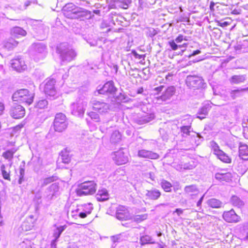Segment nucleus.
<instances>
[{"label": "nucleus", "mask_w": 248, "mask_h": 248, "mask_svg": "<svg viewBox=\"0 0 248 248\" xmlns=\"http://www.w3.org/2000/svg\"><path fill=\"white\" fill-rule=\"evenodd\" d=\"M83 207L82 211L87 214H90L93 209V205L90 203L85 204Z\"/></svg>", "instance_id": "obj_44"}, {"label": "nucleus", "mask_w": 248, "mask_h": 248, "mask_svg": "<svg viewBox=\"0 0 248 248\" xmlns=\"http://www.w3.org/2000/svg\"><path fill=\"white\" fill-rule=\"evenodd\" d=\"M207 204L212 208H218L222 206V202L217 199L212 198L207 201Z\"/></svg>", "instance_id": "obj_33"}, {"label": "nucleus", "mask_w": 248, "mask_h": 248, "mask_svg": "<svg viewBox=\"0 0 248 248\" xmlns=\"http://www.w3.org/2000/svg\"><path fill=\"white\" fill-rule=\"evenodd\" d=\"M108 193L107 189L104 188L99 190L96 195V198L98 201H105L108 199Z\"/></svg>", "instance_id": "obj_29"}, {"label": "nucleus", "mask_w": 248, "mask_h": 248, "mask_svg": "<svg viewBox=\"0 0 248 248\" xmlns=\"http://www.w3.org/2000/svg\"><path fill=\"white\" fill-rule=\"evenodd\" d=\"M59 190V186L56 184H52L46 190V199L49 201L56 197Z\"/></svg>", "instance_id": "obj_17"}, {"label": "nucleus", "mask_w": 248, "mask_h": 248, "mask_svg": "<svg viewBox=\"0 0 248 248\" xmlns=\"http://www.w3.org/2000/svg\"><path fill=\"white\" fill-rule=\"evenodd\" d=\"M62 11L65 17L71 19H78L85 17L87 12L82 10L80 8L76 7L72 3L66 4L63 7Z\"/></svg>", "instance_id": "obj_1"}, {"label": "nucleus", "mask_w": 248, "mask_h": 248, "mask_svg": "<svg viewBox=\"0 0 248 248\" xmlns=\"http://www.w3.org/2000/svg\"><path fill=\"white\" fill-rule=\"evenodd\" d=\"M10 33L12 36L19 38L25 36L27 34V32L22 28L16 26L10 30Z\"/></svg>", "instance_id": "obj_21"}, {"label": "nucleus", "mask_w": 248, "mask_h": 248, "mask_svg": "<svg viewBox=\"0 0 248 248\" xmlns=\"http://www.w3.org/2000/svg\"><path fill=\"white\" fill-rule=\"evenodd\" d=\"M19 173L20 177L18 180V183L21 184L23 181V178L25 174V169L23 168L20 167Z\"/></svg>", "instance_id": "obj_50"}, {"label": "nucleus", "mask_w": 248, "mask_h": 248, "mask_svg": "<svg viewBox=\"0 0 248 248\" xmlns=\"http://www.w3.org/2000/svg\"><path fill=\"white\" fill-rule=\"evenodd\" d=\"M142 117L144 118V119H145V122H147V123L150 122L155 118L154 115L152 113L144 114V115H142Z\"/></svg>", "instance_id": "obj_49"}, {"label": "nucleus", "mask_w": 248, "mask_h": 248, "mask_svg": "<svg viewBox=\"0 0 248 248\" xmlns=\"http://www.w3.org/2000/svg\"><path fill=\"white\" fill-rule=\"evenodd\" d=\"M88 215V214H87L86 213H85L82 211V212H81L79 213L78 216L80 218H85Z\"/></svg>", "instance_id": "obj_59"}, {"label": "nucleus", "mask_w": 248, "mask_h": 248, "mask_svg": "<svg viewBox=\"0 0 248 248\" xmlns=\"http://www.w3.org/2000/svg\"><path fill=\"white\" fill-rule=\"evenodd\" d=\"M175 212L176 213L178 216H180L182 214L183 211L180 208H178L175 210Z\"/></svg>", "instance_id": "obj_64"}, {"label": "nucleus", "mask_w": 248, "mask_h": 248, "mask_svg": "<svg viewBox=\"0 0 248 248\" xmlns=\"http://www.w3.org/2000/svg\"><path fill=\"white\" fill-rule=\"evenodd\" d=\"M90 103L93 109L100 114L107 113L109 109V105L101 100L93 99L91 101Z\"/></svg>", "instance_id": "obj_8"}, {"label": "nucleus", "mask_w": 248, "mask_h": 248, "mask_svg": "<svg viewBox=\"0 0 248 248\" xmlns=\"http://www.w3.org/2000/svg\"><path fill=\"white\" fill-rule=\"evenodd\" d=\"M33 94L29 92L27 89H20L15 92L12 97L14 102H17L20 103H25L28 105L33 102Z\"/></svg>", "instance_id": "obj_2"}, {"label": "nucleus", "mask_w": 248, "mask_h": 248, "mask_svg": "<svg viewBox=\"0 0 248 248\" xmlns=\"http://www.w3.org/2000/svg\"><path fill=\"white\" fill-rule=\"evenodd\" d=\"M138 156L141 158L151 159H157L159 157V155L157 153L145 149L139 150L138 152Z\"/></svg>", "instance_id": "obj_16"}, {"label": "nucleus", "mask_w": 248, "mask_h": 248, "mask_svg": "<svg viewBox=\"0 0 248 248\" xmlns=\"http://www.w3.org/2000/svg\"><path fill=\"white\" fill-rule=\"evenodd\" d=\"M135 121L139 124H143L147 123V122H145V119H144L142 116L136 119Z\"/></svg>", "instance_id": "obj_52"}, {"label": "nucleus", "mask_w": 248, "mask_h": 248, "mask_svg": "<svg viewBox=\"0 0 248 248\" xmlns=\"http://www.w3.org/2000/svg\"><path fill=\"white\" fill-rule=\"evenodd\" d=\"M132 53L135 58L138 59H142L143 60L144 59V58H145L144 55L139 54L135 50H133L132 51Z\"/></svg>", "instance_id": "obj_53"}, {"label": "nucleus", "mask_w": 248, "mask_h": 248, "mask_svg": "<svg viewBox=\"0 0 248 248\" xmlns=\"http://www.w3.org/2000/svg\"><path fill=\"white\" fill-rule=\"evenodd\" d=\"M31 48L34 51V54L37 55L42 54V57L46 53V46L42 43H35L31 45Z\"/></svg>", "instance_id": "obj_18"}, {"label": "nucleus", "mask_w": 248, "mask_h": 248, "mask_svg": "<svg viewBox=\"0 0 248 248\" xmlns=\"http://www.w3.org/2000/svg\"><path fill=\"white\" fill-rule=\"evenodd\" d=\"M155 242L153 241L151 236L148 235H145L141 236L140 238V244L141 245H144L148 244H155Z\"/></svg>", "instance_id": "obj_37"}, {"label": "nucleus", "mask_w": 248, "mask_h": 248, "mask_svg": "<svg viewBox=\"0 0 248 248\" xmlns=\"http://www.w3.org/2000/svg\"><path fill=\"white\" fill-rule=\"evenodd\" d=\"M87 115L91 118V119L95 122H99L100 121V117L99 115L95 112L91 111L87 113Z\"/></svg>", "instance_id": "obj_43"}, {"label": "nucleus", "mask_w": 248, "mask_h": 248, "mask_svg": "<svg viewBox=\"0 0 248 248\" xmlns=\"http://www.w3.org/2000/svg\"><path fill=\"white\" fill-rule=\"evenodd\" d=\"M97 185L94 181H85L78 185L76 189L78 195H92L96 191Z\"/></svg>", "instance_id": "obj_4"}, {"label": "nucleus", "mask_w": 248, "mask_h": 248, "mask_svg": "<svg viewBox=\"0 0 248 248\" xmlns=\"http://www.w3.org/2000/svg\"><path fill=\"white\" fill-rule=\"evenodd\" d=\"M246 80V76L243 75H234L232 76L229 79L230 83L233 84H239L244 83Z\"/></svg>", "instance_id": "obj_25"}, {"label": "nucleus", "mask_w": 248, "mask_h": 248, "mask_svg": "<svg viewBox=\"0 0 248 248\" xmlns=\"http://www.w3.org/2000/svg\"><path fill=\"white\" fill-rule=\"evenodd\" d=\"M54 181H55V179L53 176L47 177L44 179L43 185L44 186L47 185L48 184L53 182Z\"/></svg>", "instance_id": "obj_51"}, {"label": "nucleus", "mask_w": 248, "mask_h": 248, "mask_svg": "<svg viewBox=\"0 0 248 248\" xmlns=\"http://www.w3.org/2000/svg\"><path fill=\"white\" fill-rule=\"evenodd\" d=\"M115 2L119 3L118 6L123 9H126L128 5L131 2V0H113Z\"/></svg>", "instance_id": "obj_38"}, {"label": "nucleus", "mask_w": 248, "mask_h": 248, "mask_svg": "<svg viewBox=\"0 0 248 248\" xmlns=\"http://www.w3.org/2000/svg\"><path fill=\"white\" fill-rule=\"evenodd\" d=\"M164 87V86L161 85V86H160L156 88H155L154 89V90L156 91L157 92V93H159L161 92L163 90Z\"/></svg>", "instance_id": "obj_58"}, {"label": "nucleus", "mask_w": 248, "mask_h": 248, "mask_svg": "<svg viewBox=\"0 0 248 248\" xmlns=\"http://www.w3.org/2000/svg\"><path fill=\"white\" fill-rule=\"evenodd\" d=\"M17 150V149L15 148L8 150L2 153V156H3L5 159L8 160V161H12L14 157V155Z\"/></svg>", "instance_id": "obj_32"}, {"label": "nucleus", "mask_w": 248, "mask_h": 248, "mask_svg": "<svg viewBox=\"0 0 248 248\" xmlns=\"http://www.w3.org/2000/svg\"><path fill=\"white\" fill-rule=\"evenodd\" d=\"M67 125L66 116L62 113H57L53 121L54 130L58 132H62L67 128Z\"/></svg>", "instance_id": "obj_6"}, {"label": "nucleus", "mask_w": 248, "mask_h": 248, "mask_svg": "<svg viewBox=\"0 0 248 248\" xmlns=\"http://www.w3.org/2000/svg\"><path fill=\"white\" fill-rule=\"evenodd\" d=\"M116 90L113 82L109 81L106 82L102 87L98 89L97 91L99 94H105L106 93L113 94L116 91Z\"/></svg>", "instance_id": "obj_14"}, {"label": "nucleus", "mask_w": 248, "mask_h": 248, "mask_svg": "<svg viewBox=\"0 0 248 248\" xmlns=\"http://www.w3.org/2000/svg\"><path fill=\"white\" fill-rule=\"evenodd\" d=\"M147 215L146 214L137 215L134 217V221L140 222L147 218Z\"/></svg>", "instance_id": "obj_46"}, {"label": "nucleus", "mask_w": 248, "mask_h": 248, "mask_svg": "<svg viewBox=\"0 0 248 248\" xmlns=\"http://www.w3.org/2000/svg\"><path fill=\"white\" fill-rule=\"evenodd\" d=\"M41 199V196L40 194H36L35 196L34 200L37 201L38 204L41 202L40 200Z\"/></svg>", "instance_id": "obj_60"}, {"label": "nucleus", "mask_w": 248, "mask_h": 248, "mask_svg": "<svg viewBox=\"0 0 248 248\" xmlns=\"http://www.w3.org/2000/svg\"><path fill=\"white\" fill-rule=\"evenodd\" d=\"M160 185L162 188L166 192H170L171 191L172 185L168 181L165 180H163L161 181Z\"/></svg>", "instance_id": "obj_39"}, {"label": "nucleus", "mask_w": 248, "mask_h": 248, "mask_svg": "<svg viewBox=\"0 0 248 248\" xmlns=\"http://www.w3.org/2000/svg\"><path fill=\"white\" fill-rule=\"evenodd\" d=\"M66 227V225L61 226L57 227L56 229L54 230L53 236L55 237V239L52 241V245L57 242L58 239L60 237L61 234Z\"/></svg>", "instance_id": "obj_30"}, {"label": "nucleus", "mask_w": 248, "mask_h": 248, "mask_svg": "<svg viewBox=\"0 0 248 248\" xmlns=\"http://www.w3.org/2000/svg\"><path fill=\"white\" fill-rule=\"evenodd\" d=\"M9 113L10 116L14 119H21L25 116V110L22 106L13 103L11 106Z\"/></svg>", "instance_id": "obj_11"}, {"label": "nucleus", "mask_w": 248, "mask_h": 248, "mask_svg": "<svg viewBox=\"0 0 248 248\" xmlns=\"http://www.w3.org/2000/svg\"><path fill=\"white\" fill-rule=\"evenodd\" d=\"M217 23H218V25H219V26L222 27H226L229 24L228 22H226V21L221 22L220 21H218Z\"/></svg>", "instance_id": "obj_57"}, {"label": "nucleus", "mask_w": 248, "mask_h": 248, "mask_svg": "<svg viewBox=\"0 0 248 248\" xmlns=\"http://www.w3.org/2000/svg\"><path fill=\"white\" fill-rule=\"evenodd\" d=\"M87 105V101L79 99L76 102L71 104L70 107L71 113L78 117L83 116Z\"/></svg>", "instance_id": "obj_7"}, {"label": "nucleus", "mask_w": 248, "mask_h": 248, "mask_svg": "<svg viewBox=\"0 0 248 248\" xmlns=\"http://www.w3.org/2000/svg\"><path fill=\"white\" fill-rule=\"evenodd\" d=\"M232 204L238 208H241L244 206V202L236 196H232L231 199Z\"/></svg>", "instance_id": "obj_34"}, {"label": "nucleus", "mask_w": 248, "mask_h": 248, "mask_svg": "<svg viewBox=\"0 0 248 248\" xmlns=\"http://www.w3.org/2000/svg\"><path fill=\"white\" fill-rule=\"evenodd\" d=\"M116 217L119 220H126L130 218V216L125 206L119 205L116 209Z\"/></svg>", "instance_id": "obj_13"}, {"label": "nucleus", "mask_w": 248, "mask_h": 248, "mask_svg": "<svg viewBox=\"0 0 248 248\" xmlns=\"http://www.w3.org/2000/svg\"><path fill=\"white\" fill-rule=\"evenodd\" d=\"M239 156L243 160L248 159V146L245 144H240L239 147Z\"/></svg>", "instance_id": "obj_27"}, {"label": "nucleus", "mask_w": 248, "mask_h": 248, "mask_svg": "<svg viewBox=\"0 0 248 248\" xmlns=\"http://www.w3.org/2000/svg\"><path fill=\"white\" fill-rule=\"evenodd\" d=\"M201 53V51L200 50H196L194 51L189 56V57L194 56L198 54H199Z\"/></svg>", "instance_id": "obj_61"}, {"label": "nucleus", "mask_w": 248, "mask_h": 248, "mask_svg": "<svg viewBox=\"0 0 248 248\" xmlns=\"http://www.w3.org/2000/svg\"><path fill=\"white\" fill-rule=\"evenodd\" d=\"M215 154L217 155L218 159L225 163H230L231 161V158L222 151L219 149H214Z\"/></svg>", "instance_id": "obj_26"}, {"label": "nucleus", "mask_w": 248, "mask_h": 248, "mask_svg": "<svg viewBox=\"0 0 248 248\" xmlns=\"http://www.w3.org/2000/svg\"><path fill=\"white\" fill-rule=\"evenodd\" d=\"M0 170L3 179L10 181V170L9 169L7 168L5 165L2 164L0 166Z\"/></svg>", "instance_id": "obj_35"}, {"label": "nucleus", "mask_w": 248, "mask_h": 248, "mask_svg": "<svg viewBox=\"0 0 248 248\" xmlns=\"http://www.w3.org/2000/svg\"><path fill=\"white\" fill-rule=\"evenodd\" d=\"M190 126H183L181 127L180 130L181 132L183 133V137H185L184 135H186V136L189 135L190 132Z\"/></svg>", "instance_id": "obj_42"}, {"label": "nucleus", "mask_w": 248, "mask_h": 248, "mask_svg": "<svg viewBox=\"0 0 248 248\" xmlns=\"http://www.w3.org/2000/svg\"><path fill=\"white\" fill-rule=\"evenodd\" d=\"M111 157L118 165L125 164L128 161V157L124 152L123 149L113 152L111 154Z\"/></svg>", "instance_id": "obj_9"}, {"label": "nucleus", "mask_w": 248, "mask_h": 248, "mask_svg": "<svg viewBox=\"0 0 248 248\" xmlns=\"http://www.w3.org/2000/svg\"><path fill=\"white\" fill-rule=\"evenodd\" d=\"M174 41L177 43H181L183 41V35L179 34Z\"/></svg>", "instance_id": "obj_56"}, {"label": "nucleus", "mask_w": 248, "mask_h": 248, "mask_svg": "<svg viewBox=\"0 0 248 248\" xmlns=\"http://www.w3.org/2000/svg\"><path fill=\"white\" fill-rule=\"evenodd\" d=\"M160 192L155 188L152 189L150 190H146L145 195L148 197L149 199L153 200L158 199L160 196Z\"/></svg>", "instance_id": "obj_28"}, {"label": "nucleus", "mask_w": 248, "mask_h": 248, "mask_svg": "<svg viewBox=\"0 0 248 248\" xmlns=\"http://www.w3.org/2000/svg\"><path fill=\"white\" fill-rule=\"evenodd\" d=\"M215 177L220 182H229L231 180L232 175L230 172H219L215 174Z\"/></svg>", "instance_id": "obj_23"}, {"label": "nucleus", "mask_w": 248, "mask_h": 248, "mask_svg": "<svg viewBox=\"0 0 248 248\" xmlns=\"http://www.w3.org/2000/svg\"><path fill=\"white\" fill-rule=\"evenodd\" d=\"M211 108L209 104H206L200 108L197 113V118L200 120L205 118V116L208 114V111Z\"/></svg>", "instance_id": "obj_22"}, {"label": "nucleus", "mask_w": 248, "mask_h": 248, "mask_svg": "<svg viewBox=\"0 0 248 248\" xmlns=\"http://www.w3.org/2000/svg\"><path fill=\"white\" fill-rule=\"evenodd\" d=\"M61 159L63 163L68 164L70 162L71 157L68 153L62 151L61 152Z\"/></svg>", "instance_id": "obj_40"}, {"label": "nucleus", "mask_w": 248, "mask_h": 248, "mask_svg": "<svg viewBox=\"0 0 248 248\" xmlns=\"http://www.w3.org/2000/svg\"><path fill=\"white\" fill-rule=\"evenodd\" d=\"M248 92V87L245 88H238L229 91L230 96L232 100H234L238 97H242L244 93Z\"/></svg>", "instance_id": "obj_19"}, {"label": "nucleus", "mask_w": 248, "mask_h": 248, "mask_svg": "<svg viewBox=\"0 0 248 248\" xmlns=\"http://www.w3.org/2000/svg\"><path fill=\"white\" fill-rule=\"evenodd\" d=\"M175 93V87L174 86H170L166 90L165 93L159 96L158 98L161 99L162 101H166L170 99Z\"/></svg>", "instance_id": "obj_24"}, {"label": "nucleus", "mask_w": 248, "mask_h": 248, "mask_svg": "<svg viewBox=\"0 0 248 248\" xmlns=\"http://www.w3.org/2000/svg\"><path fill=\"white\" fill-rule=\"evenodd\" d=\"M32 3V1L31 0H27L25 1L23 5H20L18 7V9L20 10L23 11L26 10L27 7L30 6Z\"/></svg>", "instance_id": "obj_48"}, {"label": "nucleus", "mask_w": 248, "mask_h": 248, "mask_svg": "<svg viewBox=\"0 0 248 248\" xmlns=\"http://www.w3.org/2000/svg\"><path fill=\"white\" fill-rule=\"evenodd\" d=\"M11 67L16 71L21 72L27 69V65L23 58L17 56L11 61Z\"/></svg>", "instance_id": "obj_12"}, {"label": "nucleus", "mask_w": 248, "mask_h": 248, "mask_svg": "<svg viewBox=\"0 0 248 248\" xmlns=\"http://www.w3.org/2000/svg\"><path fill=\"white\" fill-rule=\"evenodd\" d=\"M223 217L228 222H237L240 220V217L235 213L233 209L224 212L223 214Z\"/></svg>", "instance_id": "obj_15"}, {"label": "nucleus", "mask_w": 248, "mask_h": 248, "mask_svg": "<svg viewBox=\"0 0 248 248\" xmlns=\"http://www.w3.org/2000/svg\"><path fill=\"white\" fill-rule=\"evenodd\" d=\"M56 81L53 78L47 79L43 85V90L46 95L54 97L57 93L55 88Z\"/></svg>", "instance_id": "obj_10"}, {"label": "nucleus", "mask_w": 248, "mask_h": 248, "mask_svg": "<svg viewBox=\"0 0 248 248\" xmlns=\"http://www.w3.org/2000/svg\"><path fill=\"white\" fill-rule=\"evenodd\" d=\"M204 195H203L202 197H201L200 200L198 201V202L197 203V206H200L202 204V202L203 199Z\"/></svg>", "instance_id": "obj_63"}, {"label": "nucleus", "mask_w": 248, "mask_h": 248, "mask_svg": "<svg viewBox=\"0 0 248 248\" xmlns=\"http://www.w3.org/2000/svg\"><path fill=\"white\" fill-rule=\"evenodd\" d=\"M121 236L120 234H118L116 235L112 236L111 237V241L114 243H116L119 241V240L120 239Z\"/></svg>", "instance_id": "obj_54"}, {"label": "nucleus", "mask_w": 248, "mask_h": 248, "mask_svg": "<svg viewBox=\"0 0 248 248\" xmlns=\"http://www.w3.org/2000/svg\"><path fill=\"white\" fill-rule=\"evenodd\" d=\"M183 170H192L195 167V165L193 162L192 163H182Z\"/></svg>", "instance_id": "obj_45"}, {"label": "nucleus", "mask_w": 248, "mask_h": 248, "mask_svg": "<svg viewBox=\"0 0 248 248\" xmlns=\"http://www.w3.org/2000/svg\"><path fill=\"white\" fill-rule=\"evenodd\" d=\"M110 142L112 144H116L121 141V135L119 131L115 130L112 133L110 139Z\"/></svg>", "instance_id": "obj_31"}, {"label": "nucleus", "mask_w": 248, "mask_h": 248, "mask_svg": "<svg viewBox=\"0 0 248 248\" xmlns=\"http://www.w3.org/2000/svg\"><path fill=\"white\" fill-rule=\"evenodd\" d=\"M184 192L186 194L191 196V198L193 199L194 196L199 193V190L196 185H191L186 186L184 188Z\"/></svg>", "instance_id": "obj_20"}, {"label": "nucleus", "mask_w": 248, "mask_h": 248, "mask_svg": "<svg viewBox=\"0 0 248 248\" xmlns=\"http://www.w3.org/2000/svg\"><path fill=\"white\" fill-rule=\"evenodd\" d=\"M57 51L60 54L62 61L70 62L77 56V53L72 48H70L66 43L60 44L57 48Z\"/></svg>", "instance_id": "obj_3"}, {"label": "nucleus", "mask_w": 248, "mask_h": 248, "mask_svg": "<svg viewBox=\"0 0 248 248\" xmlns=\"http://www.w3.org/2000/svg\"><path fill=\"white\" fill-rule=\"evenodd\" d=\"M173 167L178 171H183V166L182 163L173 165Z\"/></svg>", "instance_id": "obj_55"}, {"label": "nucleus", "mask_w": 248, "mask_h": 248, "mask_svg": "<svg viewBox=\"0 0 248 248\" xmlns=\"http://www.w3.org/2000/svg\"><path fill=\"white\" fill-rule=\"evenodd\" d=\"M48 105L47 101L46 99L39 100L36 104L35 107L37 108L42 109L44 108Z\"/></svg>", "instance_id": "obj_41"}, {"label": "nucleus", "mask_w": 248, "mask_h": 248, "mask_svg": "<svg viewBox=\"0 0 248 248\" xmlns=\"http://www.w3.org/2000/svg\"><path fill=\"white\" fill-rule=\"evenodd\" d=\"M176 42H175L174 40L170 41L168 42L170 47L171 49L173 50H177L179 47H181V45H178L176 44Z\"/></svg>", "instance_id": "obj_47"}, {"label": "nucleus", "mask_w": 248, "mask_h": 248, "mask_svg": "<svg viewBox=\"0 0 248 248\" xmlns=\"http://www.w3.org/2000/svg\"><path fill=\"white\" fill-rule=\"evenodd\" d=\"M18 44V42L11 38H9L4 43V47L9 50H11L16 47Z\"/></svg>", "instance_id": "obj_36"}, {"label": "nucleus", "mask_w": 248, "mask_h": 248, "mask_svg": "<svg viewBox=\"0 0 248 248\" xmlns=\"http://www.w3.org/2000/svg\"><path fill=\"white\" fill-rule=\"evenodd\" d=\"M186 84L189 89L193 90L205 88L206 86L202 77L197 75H188L186 79Z\"/></svg>", "instance_id": "obj_5"}, {"label": "nucleus", "mask_w": 248, "mask_h": 248, "mask_svg": "<svg viewBox=\"0 0 248 248\" xmlns=\"http://www.w3.org/2000/svg\"><path fill=\"white\" fill-rule=\"evenodd\" d=\"M4 109V106L3 103L0 102V115L3 113Z\"/></svg>", "instance_id": "obj_62"}]
</instances>
